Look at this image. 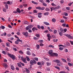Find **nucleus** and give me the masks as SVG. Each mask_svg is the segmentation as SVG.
Returning a JSON list of instances; mask_svg holds the SVG:
<instances>
[{"label":"nucleus","mask_w":73,"mask_h":73,"mask_svg":"<svg viewBox=\"0 0 73 73\" xmlns=\"http://www.w3.org/2000/svg\"><path fill=\"white\" fill-rule=\"evenodd\" d=\"M59 73H66V72L64 71H61Z\"/></svg>","instance_id":"obj_60"},{"label":"nucleus","mask_w":73,"mask_h":73,"mask_svg":"<svg viewBox=\"0 0 73 73\" xmlns=\"http://www.w3.org/2000/svg\"><path fill=\"white\" fill-rule=\"evenodd\" d=\"M8 55L11 58H12L13 60H14L15 59V57L14 56V55H11V54H8Z\"/></svg>","instance_id":"obj_1"},{"label":"nucleus","mask_w":73,"mask_h":73,"mask_svg":"<svg viewBox=\"0 0 73 73\" xmlns=\"http://www.w3.org/2000/svg\"><path fill=\"white\" fill-rule=\"evenodd\" d=\"M17 42H22V40L18 39H17Z\"/></svg>","instance_id":"obj_26"},{"label":"nucleus","mask_w":73,"mask_h":73,"mask_svg":"<svg viewBox=\"0 0 73 73\" xmlns=\"http://www.w3.org/2000/svg\"><path fill=\"white\" fill-rule=\"evenodd\" d=\"M60 8V6L58 5V6L57 7H56L55 8V9H59V8Z\"/></svg>","instance_id":"obj_31"},{"label":"nucleus","mask_w":73,"mask_h":73,"mask_svg":"<svg viewBox=\"0 0 73 73\" xmlns=\"http://www.w3.org/2000/svg\"><path fill=\"white\" fill-rule=\"evenodd\" d=\"M17 12L19 13H21V11H20V9L19 8H17Z\"/></svg>","instance_id":"obj_14"},{"label":"nucleus","mask_w":73,"mask_h":73,"mask_svg":"<svg viewBox=\"0 0 73 73\" xmlns=\"http://www.w3.org/2000/svg\"><path fill=\"white\" fill-rule=\"evenodd\" d=\"M11 69L12 70H15V67H14V66H13V65H11Z\"/></svg>","instance_id":"obj_13"},{"label":"nucleus","mask_w":73,"mask_h":73,"mask_svg":"<svg viewBox=\"0 0 73 73\" xmlns=\"http://www.w3.org/2000/svg\"><path fill=\"white\" fill-rule=\"evenodd\" d=\"M19 53L20 54H23V52L21 50H20L19 51Z\"/></svg>","instance_id":"obj_43"},{"label":"nucleus","mask_w":73,"mask_h":73,"mask_svg":"<svg viewBox=\"0 0 73 73\" xmlns=\"http://www.w3.org/2000/svg\"><path fill=\"white\" fill-rule=\"evenodd\" d=\"M43 5L44 6H45V7H46V6H47V4H46L45 3H43Z\"/></svg>","instance_id":"obj_41"},{"label":"nucleus","mask_w":73,"mask_h":73,"mask_svg":"<svg viewBox=\"0 0 73 73\" xmlns=\"http://www.w3.org/2000/svg\"><path fill=\"white\" fill-rule=\"evenodd\" d=\"M26 58L27 59V61H30V59H29V57L28 56H26Z\"/></svg>","instance_id":"obj_22"},{"label":"nucleus","mask_w":73,"mask_h":73,"mask_svg":"<svg viewBox=\"0 0 73 73\" xmlns=\"http://www.w3.org/2000/svg\"><path fill=\"white\" fill-rule=\"evenodd\" d=\"M61 60H62L63 62H66V60L63 58L61 59Z\"/></svg>","instance_id":"obj_19"},{"label":"nucleus","mask_w":73,"mask_h":73,"mask_svg":"<svg viewBox=\"0 0 73 73\" xmlns=\"http://www.w3.org/2000/svg\"><path fill=\"white\" fill-rule=\"evenodd\" d=\"M53 10H56L55 8H54V7H52L51 8V11L52 12Z\"/></svg>","instance_id":"obj_24"},{"label":"nucleus","mask_w":73,"mask_h":73,"mask_svg":"<svg viewBox=\"0 0 73 73\" xmlns=\"http://www.w3.org/2000/svg\"><path fill=\"white\" fill-rule=\"evenodd\" d=\"M45 9V7H43L42 8H41V10H42V11L43 10H44Z\"/></svg>","instance_id":"obj_59"},{"label":"nucleus","mask_w":73,"mask_h":73,"mask_svg":"<svg viewBox=\"0 0 73 73\" xmlns=\"http://www.w3.org/2000/svg\"><path fill=\"white\" fill-rule=\"evenodd\" d=\"M22 33L23 35H25V36H26V37H28V33H27V32H26L25 33L23 32Z\"/></svg>","instance_id":"obj_7"},{"label":"nucleus","mask_w":73,"mask_h":73,"mask_svg":"<svg viewBox=\"0 0 73 73\" xmlns=\"http://www.w3.org/2000/svg\"><path fill=\"white\" fill-rule=\"evenodd\" d=\"M31 2H32V3H33L34 4H36V5H37V4H38L37 3H36L33 1H32Z\"/></svg>","instance_id":"obj_18"},{"label":"nucleus","mask_w":73,"mask_h":73,"mask_svg":"<svg viewBox=\"0 0 73 73\" xmlns=\"http://www.w3.org/2000/svg\"><path fill=\"white\" fill-rule=\"evenodd\" d=\"M22 21L23 23L24 24H27L28 25L29 24V23L27 21V20H25L24 19H22Z\"/></svg>","instance_id":"obj_3"},{"label":"nucleus","mask_w":73,"mask_h":73,"mask_svg":"<svg viewBox=\"0 0 73 73\" xmlns=\"http://www.w3.org/2000/svg\"><path fill=\"white\" fill-rule=\"evenodd\" d=\"M30 63L31 65H33V64H36V62L35 60H34L33 61L32 60H31L30 61Z\"/></svg>","instance_id":"obj_4"},{"label":"nucleus","mask_w":73,"mask_h":73,"mask_svg":"<svg viewBox=\"0 0 73 73\" xmlns=\"http://www.w3.org/2000/svg\"><path fill=\"white\" fill-rule=\"evenodd\" d=\"M53 52V50H50L48 51V54L52 56V55Z\"/></svg>","instance_id":"obj_9"},{"label":"nucleus","mask_w":73,"mask_h":73,"mask_svg":"<svg viewBox=\"0 0 73 73\" xmlns=\"http://www.w3.org/2000/svg\"><path fill=\"white\" fill-rule=\"evenodd\" d=\"M33 12L34 13H37V11L36 10H33Z\"/></svg>","instance_id":"obj_58"},{"label":"nucleus","mask_w":73,"mask_h":73,"mask_svg":"<svg viewBox=\"0 0 73 73\" xmlns=\"http://www.w3.org/2000/svg\"><path fill=\"white\" fill-rule=\"evenodd\" d=\"M21 60H22L23 62H24V63H27V61H26V58H23V56L21 57Z\"/></svg>","instance_id":"obj_2"},{"label":"nucleus","mask_w":73,"mask_h":73,"mask_svg":"<svg viewBox=\"0 0 73 73\" xmlns=\"http://www.w3.org/2000/svg\"><path fill=\"white\" fill-rule=\"evenodd\" d=\"M5 7L6 9H8V5H5Z\"/></svg>","instance_id":"obj_54"},{"label":"nucleus","mask_w":73,"mask_h":73,"mask_svg":"<svg viewBox=\"0 0 73 73\" xmlns=\"http://www.w3.org/2000/svg\"><path fill=\"white\" fill-rule=\"evenodd\" d=\"M6 35H7V33H3L2 34V35L3 36H6Z\"/></svg>","instance_id":"obj_52"},{"label":"nucleus","mask_w":73,"mask_h":73,"mask_svg":"<svg viewBox=\"0 0 73 73\" xmlns=\"http://www.w3.org/2000/svg\"><path fill=\"white\" fill-rule=\"evenodd\" d=\"M33 39L34 40H38V38H37L36 37H34L33 38Z\"/></svg>","instance_id":"obj_40"},{"label":"nucleus","mask_w":73,"mask_h":73,"mask_svg":"<svg viewBox=\"0 0 73 73\" xmlns=\"http://www.w3.org/2000/svg\"><path fill=\"white\" fill-rule=\"evenodd\" d=\"M68 65L70 66H72V64L70 63H68Z\"/></svg>","instance_id":"obj_35"},{"label":"nucleus","mask_w":73,"mask_h":73,"mask_svg":"<svg viewBox=\"0 0 73 73\" xmlns=\"http://www.w3.org/2000/svg\"><path fill=\"white\" fill-rule=\"evenodd\" d=\"M60 3H61V4H63V3H64V1L61 0V1H60Z\"/></svg>","instance_id":"obj_62"},{"label":"nucleus","mask_w":73,"mask_h":73,"mask_svg":"<svg viewBox=\"0 0 73 73\" xmlns=\"http://www.w3.org/2000/svg\"><path fill=\"white\" fill-rule=\"evenodd\" d=\"M44 59L45 60H46V61H49V59L47 58H44Z\"/></svg>","instance_id":"obj_50"},{"label":"nucleus","mask_w":73,"mask_h":73,"mask_svg":"<svg viewBox=\"0 0 73 73\" xmlns=\"http://www.w3.org/2000/svg\"><path fill=\"white\" fill-rule=\"evenodd\" d=\"M37 64L38 65H41V62H38Z\"/></svg>","instance_id":"obj_61"},{"label":"nucleus","mask_w":73,"mask_h":73,"mask_svg":"<svg viewBox=\"0 0 73 73\" xmlns=\"http://www.w3.org/2000/svg\"><path fill=\"white\" fill-rule=\"evenodd\" d=\"M59 29V30H60V31L61 32H62L63 33H64V29H63L60 27V29Z\"/></svg>","instance_id":"obj_12"},{"label":"nucleus","mask_w":73,"mask_h":73,"mask_svg":"<svg viewBox=\"0 0 73 73\" xmlns=\"http://www.w3.org/2000/svg\"><path fill=\"white\" fill-rule=\"evenodd\" d=\"M49 15V12H46L44 13L45 16H46L47 15Z\"/></svg>","instance_id":"obj_27"},{"label":"nucleus","mask_w":73,"mask_h":73,"mask_svg":"<svg viewBox=\"0 0 73 73\" xmlns=\"http://www.w3.org/2000/svg\"><path fill=\"white\" fill-rule=\"evenodd\" d=\"M3 11L5 12H7V10L5 9H3Z\"/></svg>","instance_id":"obj_55"},{"label":"nucleus","mask_w":73,"mask_h":73,"mask_svg":"<svg viewBox=\"0 0 73 73\" xmlns=\"http://www.w3.org/2000/svg\"><path fill=\"white\" fill-rule=\"evenodd\" d=\"M65 69H67V70H68V71L69 70V68H68V67L66 66L65 67Z\"/></svg>","instance_id":"obj_42"},{"label":"nucleus","mask_w":73,"mask_h":73,"mask_svg":"<svg viewBox=\"0 0 73 73\" xmlns=\"http://www.w3.org/2000/svg\"><path fill=\"white\" fill-rule=\"evenodd\" d=\"M67 60L68 61H69V62H70L71 61V60L70 59L67 58Z\"/></svg>","instance_id":"obj_49"},{"label":"nucleus","mask_w":73,"mask_h":73,"mask_svg":"<svg viewBox=\"0 0 73 73\" xmlns=\"http://www.w3.org/2000/svg\"><path fill=\"white\" fill-rule=\"evenodd\" d=\"M2 53H3V54H6V52L4 51H3Z\"/></svg>","instance_id":"obj_63"},{"label":"nucleus","mask_w":73,"mask_h":73,"mask_svg":"<svg viewBox=\"0 0 73 73\" xmlns=\"http://www.w3.org/2000/svg\"><path fill=\"white\" fill-rule=\"evenodd\" d=\"M1 28L2 29H5V27L3 26H1Z\"/></svg>","instance_id":"obj_47"},{"label":"nucleus","mask_w":73,"mask_h":73,"mask_svg":"<svg viewBox=\"0 0 73 73\" xmlns=\"http://www.w3.org/2000/svg\"><path fill=\"white\" fill-rule=\"evenodd\" d=\"M23 6L22 5H20L19 6V7L20 8H23Z\"/></svg>","instance_id":"obj_56"},{"label":"nucleus","mask_w":73,"mask_h":73,"mask_svg":"<svg viewBox=\"0 0 73 73\" xmlns=\"http://www.w3.org/2000/svg\"><path fill=\"white\" fill-rule=\"evenodd\" d=\"M47 36L48 38H51V36H50V34H47Z\"/></svg>","instance_id":"obj_39"},{"label":"nucleus","mask_w":73,"mask_h":73,"mask_svg":"<svg viewBox=\"0 0 73 73\" xmlns=\"http://www.w3.org/2000/svg\"><path fill=\"white\" fill-rule=\"evenodd\" d=\"M71 45H73V41H70Z\"/></svg>","instance_id":"obj_64"},{"label":"nucleus","mask_w":73,"mask_h":73,"mask_svg":"<svg viewBox=\"0 0 73 73\" xmlns=\"http://www.w3.org/2000/svg\"><path fill=\"white\" fill-rule=\"evenodd\" d=\"M36 9H38L39 10H41V7H38L36 8Z\"/></svg>","instance_id":"obj_36"},{"label":"nucleus","mask_w":73,"mask_h":73,"mask_svg":"<svg viewBox=\"0 0 73 73\" xmlns=\"http://www.w3.org/2000/svg\"><path fill=\"white\" fill-rule=\"evenodd\" d=\"M58 33L60 36H62V33L61 32H58Z\"/></svg>","instance_id":"obj_46"},{"label":"nucleus","mask_w":73,"mask_h":73,"mask_svg":"<svg viewBox=\"0 0 73 73\" xmlns=\"http://www.w3.org/2000/svg\"><path fill=\"white\" fill-rule=\"evenodd\" d=\"M52 56H56V57H57L58 56V54L57 53H52Z\"/></svg>","instance_id":"obj_8"},{"label":"nucleus","mask_w":73,"mask_h":73,"mask_svg":"<svg viewBox=\"0 0 73 73\" xmlns=\"http://www.w3.org/2000/svg\"><path fill=\"white\" fill-rule=\"evenodd\" d=\"M27 55H31V53L29 51H28L27 52Z\"/></svg>","instance_id":"obj_16"},{"label":"nucleus","mask_w":73,"mask_h":73,"mask_svg":"<svg viewBox=\"0 0 73 73\" xmlns=\"http://www.w3.org/2000/svg\"><path fill=\"white\" fill-rule=\"evenodd\" d=\"M54 67L55 68L57 69H58V70H60V67H58L55 66Z\"/></svg>","instance_id":"obj_34"},{"label":"nucleus","mask_w":73,"mask_h":73,"mask_svg":"<svg viewBox=\"0 0 73 73\" xmlns=\"http://www.w3.org/2000/svg\"><path fill=\"white\" fill-rule=\"evenodd\" d=\"M52 22L55 23V22H56V19H55L54 18L52 19Z\"/></svg>","instance_id":"obj_29"},{"label":"nucleus","mask_w":73,"mask_h":73,"mask_svg":"<svg viewBox=\"0 0 73 73\" xmlns=\"http://www.w3.org/2000/svg\"><path fill=\"white\" fill-rule=\"evenodd\" d=\"M36 47L37 50H38V49H40V46L38 44L36 45Z\"/></svg>","instance_id":"obj_17"},{"label":"nucleus","mask_w":73,"mask_h":73,"mask_svg":"<svg viewBox=\"0 0 73 73\" xmlns=\"http://www.w3.org/2000/svg\"><path fill=\"white\" fill-rule=\"evenodd\" d=\"M26 72L27 73H29L30 72L29 71V70L28 69H27V68L25 69Z\"/></svg>","instance_id":"obj_23"},{"label":"nucleus","mask_w":73,"mask_h":73,"mask_svg":"<svg viewBox=\"0 0 73 73\" xmlns=\"http://www.w3.org/2000/svg\"><path fill=\"white\" fill-rule=\"evenodd\" d=\"M70 7H66V9L67 10H68V11H69V10H70Z\"/></svg>","instance_id":"obj_38"},{"label":"nucleus","mask_w":73,"mask_h":73,"mask_svg":"<svg viewBox=\"0 0 73 73\" xmlns=\"http://www.w3.org/2000/svg\"><path fill=\"white\" fill-rule=\"evenodd\" d=\"M44 24L46 25H49V23L48 22H43Z\"/></svg>","instance_id":"obj_15"},{"label":"nucleus","mask_w":73,"mask_h":73,"mask_svg":"<svg viewBox=\"0 0 73 73\" xmlns=\"http://www.w3.org/2000/svg\"><path fill=\"white\" fill-rule=\"evenodd\" d=\"M53 62H55L56 63H57V64H58V63H60V61L58 60H54L52 61Z\"/></svg>","instance_id":"obj_6"},{"label":"nucleus","mask_w":73,"mask_h":73,"mask_svg":"<svg viewBox=\"0 0 73 73\" xmlns=\"http://www.w3.org/2000/svg\"><path fill=\"white\" fill-rule=\"evenodd\" d=\"M62 26H63V27H65L66 26V24L65 23L62 24Z\"/></svg>","instance_id":"obj_57"},{"label":"nucleus","mask_w":73,"mask_h":73,"mask_svg":"<svg viewBox=\"0 0 73 73\" xmlns=\"http://www.w3.org/2000/svg\"><path fill=\"white\" fill-rule=\"evenodd\" d=\"M36 37H38V38H39V37H40V35L38 34H36Z\"/></svg>","instance_id":"obj_45"},{"label":"nucleus","mask_w":73,"mask_h":73,"mask_svg":"<svg viewBox=\"0 0 73 73\" xmlns=\"http://www.w3.org/2000/svg\"><path fill=\"white\" fill-rule=\"evenodd\" d=\"M4 3L5 4H10V2L8 1L7 2H4Z\"/></svg>","instance_id":"obj_28"},{"label":"nucleus","mask_w":73,"mask_h":73,"mask_svg":"<svg viewBox=\"0 0 73 73\" xmlns=\"http://www.w3.org/2000/svg\"><path fill=\"white\" fill-rule=\"evenodd\" d=\"M39 45L40 46H44V44L42 43H40Z\"/></svg>","instance_id":"obj_51"},{"label":"nucleus","mask_w":73,"mask_h":73,"mask_svg":"<svg viewBox=\"0 0 73 73\" xmlns=\"http://www.w3.org/2000/svg\"><path fill=\"white\" fill-rule=\"evenodd\" d=\"M6 45L7 46L9 47V45H10V44L9 42H7L6 43Z\"/></svg>","instance_id":"obj_25"},{"label":"nucleus","mask_w":73,"mask_h":73,"mask_svg":"<svg viewBox=\"0 0 73 73\" xmlns=\"http://www.w3.org/2000/svg\"><path fill=\"white\" fill-rule=\"evenodd\" d=\"M3 65L4 66L5 68H7L8 67V65L5 63H3Z\"/></svg>","instance_id":"obj_11"},{"label":"nucleus","mask_w":73,"mask_h":73,"mask_svg":"<svg viewBox=\"0 0 73 73\" xmlns=\"http://www.w3.org/2000/svg\"><path fill=\"white\" fill-rule=\"evenodd\" d=\"M57 30H55L54 31V34H56V33H57Z\"/></svg>","instance_id":"obj_48"},{"label":"nucleus","mask_w":73,"mask_h":73,"mask_svg":"<svg viewBox=\"0 0 73 73\" xmlns=\"http://www.w3.org/2000/svg\"><path fill=\"white\" fill-rule=\"evenodd\" d=\"M67 31V29H64V33H65V32H66Z\"/></svg>","instance_id":"obj_53"},{"label":"nucleus","mask_w":73,"mask_h":73,"mask_svg":"<svg viewBox=\"0 0 73 73\" xmlns=\"http://www.w3.org/2000/svg\"><path fill=\"white\" fill-rule=\"evenodd\" d=\"M65 35L66 36L70 38H71V39H73V36H72L70 35H69L68 34H65Z\"/></svg>","instance_id":"obj_5"},{"label":"nucleus","mask_w":73,"mask_h":73,"mask_svg":"<svg viewBox=\"0 0 73 73\" xmlns=\"http://www.w3.org/2000/svg\"><path fill=\"white\" fill-rule=\"evenodd\" d=\"M32 30L33 31H35V30H37V29H36L35 27H34L32 29Z\"/></svg>","instance_id":"obj_30"},{"label":"nucleus","mask_w":73,"mask_h":73,"mask_svg":"<svg viewBox=\"0 0 73 73\" xmlns=\"http://www.w3.org/2000/svg\"><path fill=\"white\" fill-rule=\"evenodd\" d=\"M60 50H62L64 49V48L61 47H60L59 48Z\"/></svg>","instance_id":"obj_21"},{"label":"nucleus","mask_w":73,"mask_h":73,"mask_svg":"<svg viewBox=\"0 0 73 73\" xmlns=\"http://www.w3.org/2000/svg\"><path fill=\"white\" fill-rule=\"evenodd\" d=\"M38 17L39 18H41V17H42V16H41V15H42V13H39L38 14Z\"/></svg>","instance_id":"obj_10"},{"label":"nucleus","mask_w":73,"mask_h":73,"mask_svg":"<svg viewBox=\"0 0 73 73\" xmlns=\"http://www.w3.org/2000/svg\"><path fill=\"white\" fill-rule=\"evenodd\" d=\"M17 64L18 66H19V67H21V64L20 63H17Z\"/></svg>","instance_id":"obj_32"},{"label":"nucleus","mask_w":73,"mask_h":73,"mask_svg":"<svg viewBox=\"0 0 73 73\" xmlns=\"http://www.w3.org/2000/svg\"><path fill=\"white\" fill-rule=\"evenodd\" d=\"M48 47H49L50 48H54V46H53L52 45H49L48 46Z\"/></svg>","instance_id":"obj_20"},{"label":"nucleus","mask_w":73,"mask_h":73,"mask_svg":"<svg viewBox=\"0 0 73 73\" xmlns=\"http://www.w3.org/2000/svg\"><path fill=\"white\" fill-rule=\"evenodd\" d=\"M38 42H40V43H42L43 42V40H40L38 41Z\"/></svg>","instance_id":"obj_33"},{"label":"nucleus","mask_w":73,"mask_h":73,"mask_svg":"<svg viewBox=\"0 0 73 73\" xmlns=\"http://www.w3.org/2000/svg\"><path fill=\"white\" fill-rule=\"evenodd\" d=\"M51 64V63H49V62L47 63V66H49V65H50Z\"/></svg>","instance_id":"obj_44"},{"label":"nucleus","mask_w":73,"mask_h":73,"mask_svg":"<svg viewBox=\"0 0 73 73\" xmlns=\"http://www.w3.org/2000/svg\"><path fill=\"white\" fill-rule=\"evenodd\" d=\"M30 29V28H29V27L28 26H27L26 27V29L28 31V29Z\"/></svg>","instance_id":"obj_37"}]
</instances>
